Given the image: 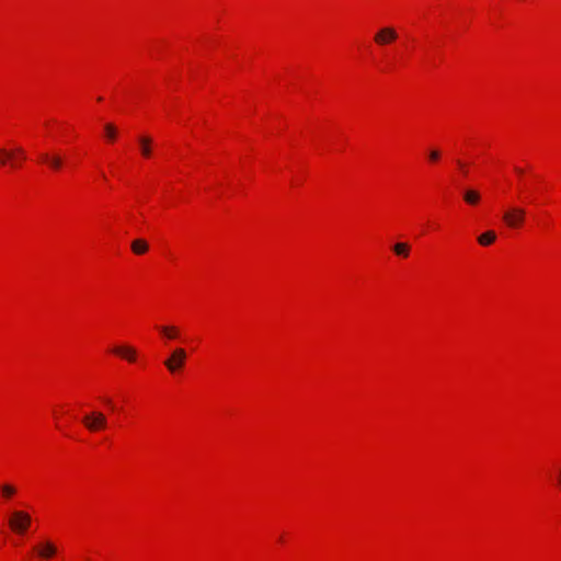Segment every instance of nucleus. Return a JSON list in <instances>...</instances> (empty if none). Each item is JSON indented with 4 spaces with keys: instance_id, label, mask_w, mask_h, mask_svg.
I'll return each instance as SVG.
<instances>
[{
    "instance_id": "nucleus-13",
    "label": "nucleus",
    "mask_w": 561,
    "mask_h": 561,
    "mask_svg": "<svg viewBox=\"0 0 561 561\" xmlns=\"http://www.w3.org/2000/svg\"><path fill=\"white\" fill-rule=\"evenodd\" d=\"M496 239V234L494 231H486L482 234L479 236L478 238V242L481 244V245H490L491 243H493Z\"/></svg>"
},
{
    "instance_id": "nucleus-9",
    "label": "nucleus",
    "mask_w": 561,
    "mask_h": 561,
    "mask_svg": "<svg viewBox=\"0 0 561 561\" xmlns=\"http://www.w3.org/2000/svg\"><path fill=\"white\" fill-rule=\"evenodd\" d=\"M481 198L480 193L473 188H467L463 192V201L469 205H477Z\"/></svg>"
},
{
    "instance_id": "nucleus-23",
    "label": "nucleus",
    "mask_w": 561,
    "mask_h": 561,
    "mask_svg": "<svg viewBox=\"0 0 561 561\" xmlns=\"http://www.w3.org/2000/svg\"><path fill=\"white\" fill-rule=\"evenodd\" d=\"M560 485H561V478H560Z\"/></svg>"
},
{
    "instance_id": "nucleus-18",
    "label": "nucleus",
    "mask_w": 561,
    "mask_h": 561,
    "mask_svg": "<svg viewBox=\"0 0 561 561\" xmlns=\"http://www.w3.org/2000/svg\"><path fill=\"white\" fill-rule=\"evenodd\" d=\"M14 152V157L20 160H24L25 159V152L24 150L21 148V147H18L15 148L14 150H12Z\"/></svg>"
},
{
    "instance_id": "nucleus-5",
    "label": "nucleus",
    "mask_w": 561,
    "mask_h": 561,
    "mask_svg": "<svg viewBox=\"0 0 561 561\" xmlns=\"http://www.w3.org/2000/svg\"><path fill=\"white\" fill-rule=\"evenodd\" d=\"M397 38H398V33L396 32V30L393 27H390V26L380 28L374 37L376 44H378V45L390 44L393 41H396Z\"/></svg>"
},
{
    "instance_id": "nucleus-3",
    "label": "nucleus",
    "mask_w": 561,
    "mask_h": 561,
    "mask_svg": "<svg viewBox=\"0 0 561 561\" xmlns=\"http://www.w3.org/2000/svg\"><path fill=\"white\" fill-rule=\"evenodd\" d=\"M185 360V350L178 347L172 352L171 356L164 360V365L170 373H175L184 366Z\"/></svg>"
},
{
    "instance_id": "nucleus-12",
    "label": "nucleus",
    "mask_w": 561,
    "mask_h": 561,
    "mask_svg": "<svg viewBox=\"0 0 561 561\" xmlns=\"http://www.w3.org/2000/svg\"><path fill=\"white\" fill-rule=\"evenodd\" d=\"M392 250L398 256L408 257L410 253V245L404 242H399L392 247Z\"/></svg>"
},
{
    "instance_id": "nucleus-4",
    "label": "nucleus",
    "mask_w": 561,
    "mask_h": 561,
    "mask_svg": "<svg viewBox=\"0 0 561 561\" xmlns=\"http://www.w3.org/2000/svg\"><path fill=\"white\" fill-rule=\"evenodd\" d=\"M526 211L520 207H512L503 215V220L510 228H516L524 222Z\"/></svg>"
},
{
    "instance_id": "nucleus-21",
    "label": "nucleus",
    "mask_w": 561,
    "mask_h": 561,
    "mask_svg": "<svg viewBox=\"0 0 561 561\" xmlns=\"http://www.w3.org/2000/svg\"><path fill=\"white\" fill-rule=\"evenodd\" d=\"M515 171L518 173V174H523V170L520 168H516Z\"/></svg>"
},
{
    "instance_id": "nucleus-10",
    "label": "nucleus",
    "mask_w": 561,
    "mask_h": 561,
    "mask_svg": "<svg viewBox=\"0 0 561 561\" xmlns=\"http://www.w3.org/2000/svg\"><path fill=\"white\" fill-rule=\"evenodd\" d=\"M149 249V245L147 243V241L142 240V239H136L131 242V250L135 254H144L148 251Z\"/></svg>"
},
{
    "instance_id": "nucleus-19",
    "label": "nucleus",
    "mask_w": 561,
    "mask_h": 561,
    "mask_svg": "<svg viewBox=\"0 0 561 561\" xmlns=\"http://www.w3.org/2000/svg\"><path fill=\"white\" fill-rule=\"evenodd\" d=\"M439 157H440V152L436 149L431 150L428 153V158L432 162L437 161L439 159Z\"/></svg>"
},
{
    "instance_id": "nucleus-22",
    "label": "nucleus",
    "mask_w": 561,
    "mask_h": 561,
    "mask_svg": "<svg viewBox=\"0 0 561 561\" xmlns=\"http://www.w3.org/2000/svg\"><path fill=\"white\" fill-rule=\"evenodd\" d=\"M105 402H106L107 404H111V403H112V401H111L110 399H106V400H105Z\"/></svg>"
},
{
    "instance_id": "nucleus-14",
    "label": "nucleus",
    "mask_w": 561,
    "mask_h": 561,
    "mask_svg": "<svg viewBox=\"0 0 561 561\" xmlns=\"http://www.w3.org/2000/svg\"><path fill=\"white\" fill-rule=\"evenodd\" d=\"M105 136L110 141L115 140L117 136V128L112 123H107L104 125Z\"/></svg>"
},
{
    "instance_id": "nucleus-16",
    "label": "nucleus",
    "mask_w": 561,
    "mask_h": 561,
    "mask_svg": "<svg viewBox=\"0 0 561 561\" xmlns=\"http://www.w3.org/2000/svg\"><path fill=\"white\" fill-rule=\"evenodd\" d=\"M0 490H1L2 496L5 499L13 496L16 492L15 488L11 484H3L0 486Z\"/></svg>"
},
{
    "instance_id": "nucleus-1",
    "label": "nucleus",
    "mask_w": 561,
    "mask_h": 561,
    "mask_svg": "<svg viewBox=\"0 0 561 561\" xmlns=\"http://www.w3.org/2000/svg\"><path fill=\"white\" fill-rule=\"evenodd\" d=\"M82 423L88 431L98 432L106 428L107 417L100 411H92L83 416Z\"/></svg>"
},
{
    "instance_id": "nucleus-6",
    "label": "nucleus",
    "mask_w": 561,
    "mask_h": 561,
    "mask_svg": "<svg viewBox=\"0 0 561 561\" xmlns=\"http://www.w3.org/2000/svg\"><path fill=\"white\" fill-rule=\"evenodd\" d=\"M39 158L54 171H59L64 164V159L59 153L43 152Z\"/></svg>"
},
{
    "instance_id": "nucleus-20",
    "label": "nucleus",
    "mask_w": 561,
    "mask_h": 561,
    "mask_svg": "<svg viewBox=\"0 0 561 561\" xmlns=\"http://www.w3.org/2000/svg\"><path fill=\"white\" fill-rule=\"evenodd\" d=\"M8 164H10L12 168L18 167V161L15 157H8Z\"/></svg>"
},
{
    "instance_id": "nucleus-11",
    "label": "nucleus",
    "mask_w": 561,
    "mask_h": 561,
    "mask_svg": "<svg viewBox=\"0 0 561 561\" xmlns=\"http://www.w3.org/2000/svg\"><path fill=\"white\" fill-rule=\"evenodd\" d=\"M151 142L152 140L150 137L142 136L139 138L140 151L141 154L146 158L150 157L151 154Z\"/></svg>"
},
{
    "instance_id": "nucleus-17",
    "label": "nucleus",
    "mask_w": 561,
    "mask_h": 561,
    "mask_svg": "<svg viewBox=\"0 0 561 561\" xmlns=\"http://www.w3.org/2000/svg\"><path fill=\"white\" fill-rule=\"evenodd\" d=\"M8 157H14V152L4 148L0 149V164L7 165L8 164Z\"/></svg>"
},
{
    "instance_id": "nucleus-7",
    "label": "nucleus",
    "mask_w": 561,
    "mask_h": 561,
    "mask_svg": "<svg viewBox=\"0 0 561 561\" xmlns=\"http://www.w3.org/2000/svg\"><path fill=\"white\" fill-rule=\"evenodd\" d=\"M113 352L124 358H126L128 362H135L136 360V350L131 346H116Z\"/></svg>"
},
{
    "instance_id": "nucleus-15",
    "label": "nucleus",
    "mask_w": 561,
    "mask_h": 561,
    "mask_svg": "<svg viewBox=\"0 0 561 561\" xmlns=\"http://www.w3.org/2000/svg\"><path fill=\"white\" fill-rule=\"evenodd\" d=\"M160 331L167 339H176L179 334L175 327H160Z\"/></svg>"
},
{
    "instance_id": "nucleus-2",
    "label": "nucleus",
    "mask_w": 561,
    "mask_h": 561,
    "mask_svg": "<svg viewBox=\"0 0 561 561\" xmlns=\"http://www.w3.org/2000/svg\"><path fill=\"white\" fill-rule=\"evenodd\" d=\"M31 524V516L23 511H15L9 520L12 530L16 533H24Z\"/></svg>"
},
{
    "instance_id": "nucleus-8",
    "label": "nucleus",
    "mask_w": 561,
    "mask_h": 561,
    "mask_svg": "<svg viewBox=\"0 0 561 561\" xmlns=\"http://www.w3.org/2000/svg\"><path fill=\"white\" fill-rule=\"evenodd\" d=\"M37 552H38L39 557H42L44 559H49L53 556H55L56 547L51 542L46 541L42 546L38 547Z\"/></svg>"
}]
</instances>
